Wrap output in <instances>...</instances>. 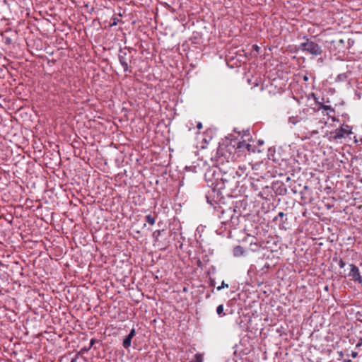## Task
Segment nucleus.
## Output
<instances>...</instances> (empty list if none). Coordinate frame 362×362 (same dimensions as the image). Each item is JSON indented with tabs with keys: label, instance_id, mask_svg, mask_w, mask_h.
<instances>
[{
	"label": "nucleus",
	"instance_id": "f257e3e1",
	"mask_svg": "<svg viewBox=\"0 0 362 362\" xmlns=\"http://www.w3.org/2000/svg\"><path fill=\"white\" fill-rule=\"evenodd\" d=\"M232 148L228 147H220L218 148L215 156V160L216 166L219 168L220 171L223 172L225 174L229 171L230 164L235 160V154L232 153Z\"/></svg>",
	"mask_w": 362,
	"mask_h": 362
},
{
	"label": "nucleus",
	"instance_id": "f03ea898",
	"mask_svg": "<svg viewBox=\"0 0 362 362\" xmlns=\"http://www.w3.org/2000/svg\"><path fill=\"white\" fill-rule=\"evenodd\" d=\"M118 59L121 66L123 67L124 72H128L129 74L132 73V69L129 65L133 59L132 50L127 47L120 49L118 54Z\"/></svg>",
	"mask_w": 362,
	"mask_h": 362
},
{
	"label": "nucleus",
	"instance_id": "7ed1b4c3",
	"mask_svg": "<svg viewBox=\"0 0 362 362\" xmlns=\"http://www.w3.org/2000/svg\"><path fill=\"white\" fill-rule=\"evenodd\" d=\"M300 49L303 52H307L313 56H320L322 53V47L317 43L309 40L308 39H307L306 42L300 44Z\"/></svg>",
	"mask_w": 362,
	"mask_h": 362
},
{
	"label": "nucleus",
	"instance_id": "20e7f679",
	"mask_svg": "<svg viewBox=\"0 0 362 362\" xmlns=\"http://www.w3.org/2000/svg\"><path fill=\"white\" fill-rule=\"evenodd\" d=\"M352 134V127L343 124L339 128L331 133L334 140H339Z\"/></svg>",
	"mask_w": 362,
	"mask_h": 362
},
{
	"label": "nucleus",
	"instance_id": "39448f33",
	"mask_svg": "<svg viewBox=\"0 0 362 362\" xmlns=\"http://www.w3.org/2000/svg\"><path fill=\"white\" fill-rule=\"evenodd\" d=\"M248 172V167L247 165L243 164L238 166V168L237 170L235 169L234 167L231 166L230 167L229 171L228 173H229L231 176L233 177H246L247 175Z\"/></svg>",
	"mask_w": 362,
	"mask_h": 362
},
{
	"label": "nucleus",
	"instance_id": "423d86ee",
	"mask_svg": "<svg viewBox=\"0 0 362 362\" xmlns=\"http://www.w3.org/2000/svg\"><path fill=\"white\" fill-rule=\"evenodd\" d=\"M350 267L351 269L349 274V276H350L351 279L355 282L362 284V276L360 274V271L358 267L354 264H351Z\"/></svg>",
	"mask_w": 362,
	"mask_h": 362
},
{
	"label": "nucleus",
	"instance_id": "0eeeda50",
	"mask_svg": "<svg viewBox=\"0 0 362 362\" xmlns=\"http://www.w3.org/2000/svg\"><path fill=\"white\" fill-rule=\"evenodd\" d=\"M136 330L134 328H132L129 332V334L125 337L123 341V346L124 349H128L131 346L132 339L135 336Z\"/></svg>",
	"mask_w": 362,
	"mask_h": 362
},
{
	"label": "nucleus",
	"instance_id": "6e6552de",
	"mask_svg": "<svg viewBox=\"0 0 362 362\" xmlns=\"http://www.w3.org/2000/svg\"><path fill=\"white\" fill-rule=\"evenodd\" d=\"M332 46L339 48V52L343 51L345 48V41L344 39H338L331 41Z\"/></svg>",
	"mask_w": 362,
	"mask_h": 362
},
{
	"label": "nucleus",
	"instance_id": "1a4fd4ad",
	"mask_svg": "<svg viewBox=\"0 0 362 362\" xmlns=\"http://www.w3.org/2000/svg\"><path fill=\"white\" fill-rule=\"evenodd\" d=\"M245 253V250L242 246H236L233 250V255L235 257L243 255Z\"/></svg>",
	"mask_w": 362,
	"mask_h": 362
},
{
	"label": "nucleus",
	"instance_id": "9d476101",
	"mask_svg": "<svg viewBox=\"0 0 362 362\" xmlns=\"http://www.w3.org/2000/svg\"><path fill=\"white\" fill-rule=\"evenodd\" d=\"M189 362H203V354L199 353L196 354L194 358Z\"/></svg>",
	"mask_w": 362,
	"mask_h": 362
},
{
	"label": "nucleus",
	"instance_id": "9b49d317",
	"mask_svg": "<svg viewBox=\"0 0 362 362\" xmlns=\"http://www.w3.org/2000/svg\"><path fill=\"white\" fill-rule=\"evenodd\" d=\"M333 260L338 263V265L340 268H344L346 265L345 262L341 258H338L337 257H334Z\"/></svg>",
	"mask_w": 362,
	"mask_h": 362
},
{
	"label": "nucleus",
	"instance_id": "f8f14e48",
	"mask_svg": "<svg viewBox=\"0 0 362 362\" xmlns=\"http://www.w3.org/2000/svg\"><path fill=\"white\" fill-rule=\"evenodd\" d=\"M145 218L146 221L151 225H154L156 223V217L151 214L146 216Z\"/></svg>",
	"mask_w": 362,
	"mask_h": 362
},
{
	"label": "nucleus",
	"instance_id": "ddd939ff",
	"mask_svg": "<svg viewBox=\"0 0 362 362\" xmlns=\"http://www.w3.org/2000/svg\"><path fill=\"white\" fill-rule=\"evenodd\" d=\"M216 313L220 317H223L226 315V313L223 312V305H219L216 308Z\"/></svg>",
	"mask_w": 362,
	"mask_h": 362
},
{
	"label": "nucleus",
	"instance_id": "4468645a",
	"mask_svg": "<svg viewBox=\"0 0 362 362\" xmlns=\"http://www.w3.org/2000/svg\"><path fill=\"white\" fill-rule=\"evenodd\" d=\"M164 230H156L153 233V238L155 240H158V237L161 235Z\"/></svg>",
	"mask_w": 362,
	"mask_h": 362
},
{
	"label": "nucleus",
	"instance_id": "2eb2a0df",
	"mask_svg": "<svg viewBox=\"0 0 362 362\" xmlns=\"http://www.w3.org/2000/svg\"><path fill=\"white\" fill-rule=\"evenodd\" d=\"M322 109L324 110H329V112H331L332 113L335 112L334 109L330 105H322Z\"/></svg>",
	"mask_w": 362,
	"mask_h": 362
},
{
	"label": "nucleus",
	"instance_id": "dca6fc26",
	"mask_svg": "<svg viewBox=\"0 0 362 362\" xmlns=\"http://www.w3.org/2000/svg\"><path fill=\"white\" fill-rule=\"evenodd\" d=\"M285 214L284 212H279L278 214V216H276L274 218V221H277L279 218H281V221L282 222V223H285V221L283 220V218L284 217Z\"/></svg>",
	"mask_w": 362,
	"mask_h": 362
},
{
	"label": "nucleus",
	"instance_id": "f3484780",
	"mask_svg": "<svg viewBox=\"0 0 362 362\" xmlns=\"http://www.w3.org/2000/svg\"><path fill=\"white\" fill-rule=\"evenodd\" d=\"M247 145H250V144H247L246 143L245 141H242V142H239L238 144V146L237 148H247Z\"/></svg>",
	"mask_w": 362,
	"mask_h": 362
},
{
	"label": "nucleus",
	"instance_id": "a211bd4d",
	"mask_svg": "<svg viewBox=\"0 0 362 362\" xmlns=\"http://www.w3.org/2000/svg\"><path fill=\"white\" fill-rule=\"evenodd\" d=\"M91 348L88 346H85L83 348H82L77 354L78 355H81V354H83L87 351H88Z\"/></svg>",
	"mask_w": 362,
	"mask_h": 362
},
{
	"label": "nucleus",
	"instance_id": "6ab92c4d",
	"mask_svg": "<svg viewBox=\"0 0 362 362\" xmlns=\"http://www.w3.org/2000/svg\"><path fill=\"white\" fill-rule=\"evenodd\" d=\"M346 78V76L344 74H339L337 76V80L339 81H344Z\"/></svg>",
	"mask_w": 362,
	"mask_h": 362
},
{
	"label": "nucleus",
	"instance_id": "aec40b11",
	"mask_svg": "<svg viewBox=\"0 0 362 362\" xmlns=\"http://www.w3.org/2000/svg\"><path fill=\"white\" fill-rule=\"evenodd\" d=\"M247 151L249 153L250 152H252V153H255V146L250 144V145H247Z\"/></svg>",
	"mask_w": 362,
	"mask_h": 362
},
{
	"label": "nucleus",
	"instance_id": "412c9836",
	"mask_svg": "<svg viewBox=\"0 0 362 362\" xmlns=\"http://www.w3.org/2000/svg\"><path fill=\"white\" fill-rule=\"evenodd\" d=\"M288 122L289 123H291L293 124H296L299 122V120L297 118L293 117H289Z\"/></svg>",
	"mask_w": 362,
	"mask_h": 362
},
{
	"label": "nucleus",
	"instance_id": "4be33fe9",
	"mask_svg": "<svg viewBox=\"0 0 362 362\" xmlns=\"http://www.w3.org/2000/svg\"><path fill=\"white\" fill-rule=\"evenodd\" d=\"M223 288H228V284H226L224 281L222 282L221 285L216 288L217 291H221Z\"/></svg>",
	"mask_w": 362,
	"mask_h": 362
},
{
	"label": "nucleus",
	"instance_id": "5701e85b",
	"mask_svg": "<svg viewBox=\"0 0 362 362\" xmlns=\"http://www.w3.org/2000/svg\"><path fill=\"white\" fill-rule=\"evenodd\" d=\"M112 22L110 23V26H115L117 24L119 19L117 18H112Z\"/></svg>",
	"mask_w": 362,
	"mask_h": 362
},
{
	"label": "nucleus",
	"instance_id": "b1692460",
	"mask_svg": "<svg viewBox=\"0 0 362 362\" xmlns=\"http://www.w3.org/2000/svg\"><path fill=\"white\" fill-rule=\"evenodd\" d=\"M95 342H96L95 339H94V338L91 339L90 341L89 346L91 348L95 344Z\"/></svg>",
	"mask_w": 362,
	"mask_h": 362
},
{
	"label": "nucleus",
	"instance_id": "393cba45",
	"mask_svg": "<svg viewBox=\"0 0 362 362\" xmlns=\"http://www.w3.org/2000/svg\"><path fill=\"white\" fill-rule=\"evenodd\" d=\"M78 354H76L75 357L73 358L71 361V362H77V360H78Z\"/></svg>",
	"mask_w": 362,
	"mask_h": 362
},
{
	"label": "nucleus",
	"instance_id": "a878e982",
	"mask_svg": "<svg viewBox=\"0 0 362 362\" xmlns=\"http://www.w3.org/2000/svg\"><path fill=\"white\" fill-rule=\"evenodd\" d=\"M351 356L352 358H356L358 356V354L356 351H351Z\"/></svg>",
	"mask_w": 362,
	"mask_h": 362
},
{
	"label": "nucleus",
	"instance_id": "bb28decb",
	"mask_svg": "<svg viewBox=\"0 0 362 362\" xmlns=\"http://www.w3.org/2000/svg\"><path fill=\"white\" fill-rule=\"evenodd\" d=\"M316 103H317V106H318V108H319V109H322V105H325L324 104H322V103H320V102H317V101H316Z\"/></svg>",
	"mask_w": 362,
	"mask_h": 362
},
{
	"label": "nucleus",
	"instance_id": "cd10ccee",
	"mask_svg": "<svg viewBox=\"0 0 362 362\" xmlns=\"http://www.w3.org/2000/svg\"><path fill=\"white\" fill-rule=\"evenodd\" d=\"M197 127L199 129H201L202 128V124L201 122H198L197 124Z\"/></svg>",
	"mask_w": 362,
	"mask_h": 362
},
{
	"label": "nucleus",
	"instance_id": "c85d7f7f",
	"mask_svg": "<svg viewBox=\"0 0 362 362\" xmlns=\"http://www.w3.org/2000/svg\"><path fill=\"white\" fill-rule=\"evenodd\" d=\"M253 49H255L257 52H258L259 47L257 45H254L252 46Z\"/></svg>",
	"mask_w": 362,
	"mask_h": 362
},
{
	"label": "nucleus",
	"instance_id": "c756f323",
	"mask_svg": "<svg viewBox=\"0 0 362 362\" xmlns=\"http://www.w3.org/2000/svg\"><path fill=\"white\" fill-rule=\"evenodd\" d=\"M303 80L307 81L308 80V77L307 76H303Z\"/></svg>",
	"mask_w": 362,
	"mask_h": 362
},
{
	"label": "nucleus",
	"instance_id": "7c9ffc66",
	"mask_svg": "<svg viewBox=\"0 0 362 362\" xmlns=\"http://www.w3.org/2000/svg\"><path fill=\"white\" fill-rule=\"evenodd\" d=\"M312 95H313V97L314 98V99L316 100V99H317V98H316V97H315V94H314V93H312Z\"/></svg>",
	"mask_w": 362,
	"mask_h": 362
},
{
	"label": "nucleus",
	"instance_id": "2f4dec72",
	"mask_svg": "<svg viewBox=\"0 0 362 362\" xmlns=\"http://www.w3.org/2000/svg\"><path fill=\"white\" fill-rule=\"evenodd\" d=\"M206 199H207V202H209L211 204H212V203L209 202L208 196H206Z\"/></svg>",
	"mask_w": 362,
	"mask_h": 362
},
{
	"label": "nucleus",
	"instance_id": "473e14b6",
	"mask_svg": "<svg viewBox=\"0 0 362 362\" xmlns=\"http://www.w3.org/2000/svg\"><path fill=\"white\" fill-rule=\"evenodd\" d=\"M258 142H259V144H263V141H259Z\"/></svg>",
	"mask_w": 362,
	"mask_h": 362
},
{
	"label": "nucleus",
	"instance_id": "72a5a7b5",
	"mask_svg": "<svg viewBox=\"0 0 362 362\" xmlns=\"http://www.w3.org/2000/svg\"><path fill=\"white\" fill-rule=\"evenodd\" d=\"M233 149L232 150H234V151H236V149H234L233 148H232Z\"/></svg>",
	"mask_w": 362,
	"mask_h": 362
}]
</instances>
